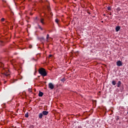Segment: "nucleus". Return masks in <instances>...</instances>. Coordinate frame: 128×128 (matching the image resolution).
Masks as SVG:
<instances>
[{
  "mask_svg": "<svg viewBox=\"0 0 128 128\" xmlns=\"http://www.w3.org/2000/svg\"><path fill=\"white\" fill-rule=\"evenodd\" d=\"M116 64L118 66H122V61L118 60L116 62Z\"/></svg>",
  "mask_w": 128,
  "mask_h": 128,
  "instance_id": "obj_5",
  "label": "nucleus"
},
{
  "mask_svg": "<svg viewBox=\"0 0 128 128\" xmlns=\"http://www.w3.org/2000/svg\"><path fill=\"white\" fill-rule=\"evenodd\" d=\"M29 91H30V92H32V90H30V89L29 90Z\"/></svg>",
  "mask_w": 128,
  "mask_h": 128,
  "instance_id": "obj_30",
  "label": "nucleus"
},
{
  "mask_svg": "<svg viewBox=\"0 0 128 128\" xmlns=\"http://www.w3.org/2000/svg\"><path fill=\"white\" fill-rule=\"evenodd\" d=\"M6 81H5V82H4V84H6Z\"/></svg>",
  "mask_w": 128,
  "mask_h": 128,
  "instance_id": "obj_31",
  "label": "nucleus"
},
{
  "mask_svg": "<svg viewBox=\"0 0 128 128\" xmlns=\"http://www.w3.org/2000/svg\"><path fill=\"white\" fill-rule=\"evenodd\" d=\"M1 20H2V22H4V18H2L1 19Z\"/></svg>",
  "mask_w": 128,
  "mask_h": 128,
  "instance_id": "obj_23",
  "label": "nucleus"
},
{
  "mask_svg": "<svg viewBox=\"0 0 128 128\" xmlns=\"http://www.w3.org/2000/svg\"><path fill=\"white\" fill-rule=\"evenodd\" d=\"M40 76H38V78H40Z\"/></svg>",
  "mask_w": 128,
  "mask_h": 128,
  "instance_id": "obj_33",
  "label": "nucleus"
},
{
  "mask_svg": "<svg viewBox=\"0 0 128 128\" xmlns=\"http://www.w3.org/2000/svg\"><path fill=\"white\" fill-rule=\"evenodd\" d=\"M52 54H49L48 56V58H52Z\"/></svg>",
  "mask_w": 128,
  "mask_h": 128,
  "instance_id": "obj_24",
  "label": "nucleus"
},
{
  "mask_svg": "<svg viewBox=\"0 0 128 128\" xmlns=\"http://www.w3.org/2000/svg\"><path fill=\"white\" fill-rule=\"evenodd\" d=\"M58 22H60V20H58V19L56 18L55 20V22H56V24H58Z\"/></svg>",
  "mask_w": 128,
  "mask_h": 128,
  "instance_id": "obj_15",
  "label": "nucleus"
},
{
  "mask_svg": "<svg viewBox=\"0 0 128 128\" xmlns=\"http://www.w3.org/2000/svg\"><path fill=\"white\" fill-rule=\"evenodd\" d=\"M11 62H12V64H13L14 63V60H12Z\"/></svg>",
  "mask_w": 128,
  "mask_h": 128,
  "instance_id": "obj_27",
  "label": "nucleus"
},
{
  "mask_svg": "<svg viewBox=\"0 0 128 128\" xmlns=\"http://www.w3.org/2000/svg\"><path fill=\"white\" fill-rule=\"evenodd\" d=\"M120 30V26H116V32H118Z\"/></svg>",
  "mask_w": 128,
  "mask_h": 128,
  "instance_id": "obj_9",
  "label": "nucleus"
},
{
  "mask_svg": "<svg viewBox=\"0 0 128 128\" xmlns=\"http://www.w3.org/2000/svg\"><path fill=\"white\" fill-rule=\"evenodd\" d=\"M43 14H44V16H46L47 18H49L46 12V11L43 12Z\"/></svg>",
  "mask_w": 128,
  "mask_h": 128,
  "instance_id": "obj_12",
  "label": "nucleus"
},
{
  "mask_svg": "<svg viewBox=\"0 0 128 128\" xmlns=\"http://www.w3.org/2000/svg\"><path fill=\"white\" fill-rule=\"evenodd\" d=\"M44 10H46L48 12H52V8H50V6L48 5L46 6V7L44 8Z\"/></svg>",
  "mask_w": 128,
  "mask_h": 128,
  "instance_id": "obj_3",
  "label": "nucleus"
},
{
  "mask_svg": "<svg viewBox=\"0 0 128 128\" xmlns=\"http://www.w3.org/2000/svg\"><path fill=\"white\" fill-rule=\"evenodd\" d=\"M118 120H120V117L119 116H117V118H116V122H118Z\"/></svg>",
  "mask_w": 128,
  "mask_h": 128,
  "instance_id": "obj_22",
  "label": "nucleus"
},
{
  "mask_svg": "<svg viewBox=\"0 0 128 128\" xmlns=\"http://www.w3.org/2000/svg\"><path fill=\"white\" fill-rule=\"evenodd\" d=\"M48 86L50 90H54V84H52V82H50Z\"/></svg>",
  "mask_w": 128,
  "mask_h": 128,
  "instance_id": "obj_4",
  "label": "nucleus"
},
{
  "mask_svg": "<svg viewBox=\"0 0 128 128\" xmlns=\"http://www.w3.org/2000/svg\"><path fill=\"white\" fill-rule=\"evenodd\" d=\"M50 38V34H48L46 36V40L47 42L48 40V38Z\"/></svg>",
  "mask_w": 128,
  "mask_h": 128,
  "instance_id": "obj_17",
  "label": "nucleus"
},
{
  "mask_svg": "<svg viewBox=\"0 0 128 128\" xmlns=\"http://www.w3.org/2000/svg\"><path fill=\"white\" fill-rule=\"evenodd\" d=\"M44 96V93L40 91L38 93V96Z\"/></svg>",
  "mask_w": 128,
  "mask_h": 128,
  "instance_id": "obj_11",
  "label": "nucleus"
},
{
  "mask_svg": "<svg viewBox=\"0 0 128 128\" xmlns=\"http://www.w3.org/2000/svg\"><path fill=\"white\" fill-rule=\"evenodd\" d=\"M29 48H32V45L29 46Z\"/></svg>",
  "mask_w": 128,
  "mask_h": 128,
  "instance_id": "obj_26",
  "label": "nucleus"
},
{
  "mask_svg": "<svg viewBox=\"0 0 128 128\" xmlns=\"http://www.w3.org/2000/svg\"><path fill=\"white\" fill-rule=\"evenodd\" d=\"M0 46H4V42L2 40H0Z\"/></svg>",
  "mask_w": 128,
  "mask_h": 128,
  "instance_id": "obj_13",
  "label": "nucleus"
},
{
  "mask_svg": "<svg viewBox=\"0 0 128 128\" xmlns=\"http://www.w3.org/2000/svg\"><path fill=\"white\" fill-rule=\"evenodd\" d=\"M42 116H44L42 113H40L38 114V118H40V120H42Z\"/></svg>",
  "mask_w": 128,
  "mask_h": 128,
  "instance_id": "obj_8",
  "label": "nucleus"
},
{
  "mask_svg": "<svg viewBox=\"0 0 128 128\" xmlns=\"http://www.w3.org/2000/svg\"><path fill=\"white\" fill-rule=\"evenodd\" d=\"M107 9L108 10H112V7L111 6L107 7Z\"/></svg>",
  "mask_w": 128,
  "mask_h": 128,
  "instance_id": "obj_18",
  "label": "nucleus"
},
{
  "mask_svg": "<svg viewBox=\"0 0 128 128\" xmlns=\"http://www.w3.org/2000/svg\"><path fill=\"white\" fill-rule=\"evenodd\" d=\"M2 74H3L4 75V76H6V78H10V72L9 71H6V70L4 72V70H2Z\"/></svg>",
  "mask_w": 128,
  "mask_h": 128,
  "instance_id": "obj_2",
  "label": "nucleus"
},
{
  "mask_svg": "<svg viewBox=\"0 0 128 128\" xmlns=\"http://www.w3.org/2000/svg\"><path fill=\"white\" fill-rule=\"evenodd\" d=\"M32 60H34V58H32Z\"/></svg>",
  "mask_w": 128,
  "mask_h": 128,
  "instance_id": "obj_29",
  "label": "nucleus"
},
{
  "mask_svg": "<svg viewBox=\"0 0 128 128\" xmlns=\"http://www.w3.org/2000/svg\"><path fill=\"white\" fill-rule=\"evenodd\" d=\"M25 118H28V113H26L25 114Z\"/></svg>",
  "mask_w": 128,
  "mask_h": 128,
  "instance_id": "obj_19",
  "label": "nucleus"
},
{
  "mask_svg": "<svg viewBox=\"0 0 128 128\" xmlns=\"http://www.w3.org/2000/svg\"><path fill=\"white\" fill-rule=\"evenodd\" d=\"M42 114H43L44 116H48V112L44 110V111H42Z\"/></svg>",
  "mask_w": 128,
  "mask_h": 128,
  "instance_id": "obj_7",
  "label": "nucleus"
},
{
  "mask_svg": "<svg viewBox=\"0 0 128 128\" xmlns=\"http://www.w3.org/2000/svg\"><path fill=\"white\" fill-rule=\"evenodd\" d=\"M112 86H116V82L114 80H112Z\"/></svg>",
  "mask_w": 128,
  "mask_h": 128,
  "instance_id": "obj_14",
  "label": "nucleus"
},
{
  "mask_svg": "<svg viewBox=\"0 0 128 128\" xmlns=\"http://www.w3.org/2000/svg\"><path fill=\"white\" fill-rule=\"evenodd\" d=\"M127 114H128V112H127Z\"/></svg>",
  "mask_w": 128,
  "mask_h": 128,
  "instance_id": "obj_35",
  "label": "nucleus"
},
{
  "mask_svg": "<svg viewBox=\"0 0 128 128\" xmlns=\"http://www.w3.org/2000/svg\"><path fill=\"white\" fill-rule=\"evenodd\" d=\"M36 20H38V17H36Z\"/></svg>",
  "mask_w": 128,
  "mask_h": 128,
  "instance_id": "obj_28",
  "label": "nucleus"
},
{
  "mask_svg": "<svg viewBox=\"0 0 128 128\" xmlns=\"http://www.w3.org/2000/svg\"><path fill=\"white\" fill-rule=\"evenodd\" d=\"M38 72L42 76H46L48 74L46 71V69L44 68H40L38 70Z\"/></svg>",
  "mask_w": 128,
  "mask_h": 128,
  "instance_id": "obj_1",
  "label": "nucleus"
},
{
  "mask_svg": "<svg viewBox=\"0 0 128 128\" xmlns=\"http://www.w3.org/2000/svg\"><path fill=\"white\" fill-rule=\"evenodd\" d=\"M60 81L62 82H66V78H62L60 79Z\"/></svg>",
  "mask_w": 128,
  "mask_h": 128,
  "instance_id": "obj_16",
  "label": "nucleus"
},
{
  "mask_svg": "<svg viewBox=\"0 0 128 128\" xmlns=\"http://www.w3.org/2000/svg\"><path fill=\"white\" fill-rule=\"evenodd\" d=\"M120 84H122V82L118 81L117 84V88H120Z\"/></svg>",
  "mask_w": 128,
  "mask_h": 128,
  "instance_id": "obj_10",
  "label": "nucleus"
},
{
  "mask_svg": "<svg viewBox=\"0 0 128 128\" xmlns=\"http://www.w3.org/2000/svg\"><path fill=\"white\" fill-rule=\"evenodd\" d=\"M50 16H54V14H52V12H50Z\"/></svg>",
  "mask_w": 128,
  "mask_h": 128,
  "instance_id": "obj_25",
  "label": "nucleus"
},
{
  "mask_svg": "<svg viewBox=\"0 0 128 128\" xmlns=\"http://www.w3.org/2000/svg\"><path fill=\"white\" fill-rule=\"evenodd\" d=\"M40 22H41V24H42V25L44 24V18H40Z\"/></svg>",
  "mask_w": 128,
  "mask_h": 128,
  "instance_id": "obj_6",
  "label": "nucleus"
},
{
  "mask_svg": "<svg viewBox=\"0 0 128 128\" xmlns=\"http://www.w3.org/2000/svg\"><path fill=\"white\" fill-rule=\"evenodd\" d=\"M102 22H104V21H102Z\"/></svg>",
  "mask_w": 128,
  "mask_h": 128,
  "instance_id": "obj_32",
  "label": "nucleus"
},
{
  "mask_svg": "<svg viewBox=\"0 0 128 128\" xmlns=\"http://www.w3.org/2000/svg\"><path fill=\"white\" fill-rule=\"evenodd\" d=\"M38 28L40 30H42V26H40L38 25Z\"/></svg>",
  "mask_w": 128,
  "mask_h": 128,
  "instance_id": "obj_21",
  "label": "nucleus"
},
{
  "mask_svg": "<svg viewBox=\"0 0 128 128\" xmlns=\"http://www.w3.org/2000/svg\"><path fill=\"white\" fill-rule=\"evenodd\" d=\"M104 16H106V14H104Z\"/></svg>",
  "mask_w": 128,
  "mask_h": 128,
  "instance_id": "obj_34",
  "label": "nucleus"
},
{
  "mask_svg": "<svg viewBox=\"0 0 128 128\" xmlns=\"http://www.w3.org/2000/svg\"><path fill=\"white\" fill-rule=\"evenodd\" d=\"M29 128H34V125H30Z\"/></svg>",
  "mask_w": 128,
  "mask_h": 128,
  "instance_id": "obj_20",
  "label": "nucleus"
}]
</instances>
